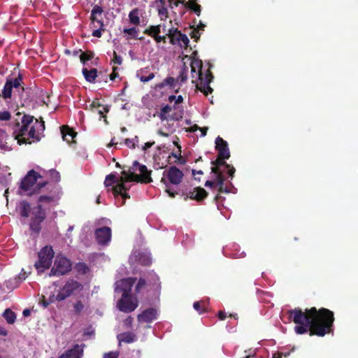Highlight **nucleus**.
Listing matches in <instances>:
<instances>
[{
	"instance_id": "obj_1",
	"label": "nucleus",
	"mask_w": 358,
	"mask_h": 358,
	"mask_svg": "<svg viewBox=\"0 0 358 358\" xmlns=\"http://www.w3.org/2000/svg\"><path fill=\"white\" fill-rule=\"evenodd\" d=\"M289 313V317L297 324L294 330L298 334L310 331V335L324 336L332 331L334 313L328 309L321 308L317 310L313 307L303 312L299 308H295Z\"/></svg>"
},
{
	"instance_id": "obj_2",
	"label": "nucleus",
	"mask_w": 358,
	"mask_h": 358,
	"mask_svg": "<svg viewBox=\"0 0 358 358\" xmlns=\"http://www.w3.org/2000/svg\"><path fill=\"white\" fill-rule=\"evenodd\" d=\"M141 181L145 183L150 182L152 178L150 177V171H149L145 165H141L137 161H134L131 167L128 171H123L122 176L117 177L115 174L108 175L104 181L106 187L114 185L111 189L114 196H121L122 201L117 204L118 206L124 203V199L129 198L126 191L130 188L128 184L129 182Z\"/></svg>"
},
{
	"instance_id": "obj_3",
	"label": "nucleus",
	"mask_w": 358,
	"mask_h": 358,
	"mask_svg": "<svg viewBox=\"0 0 358 358\" xmlns=\"http://www.w3.org/2000/svg\"><path fill=\"white\" fill-rule=\"evenodd\" d=\"M59 199L56 193L50 195H41L38 198V205L31 209L29 203L22 201L20 203V214L22 217H31L30 228L32 231L38 232L41 229V224L45 218V214L43 208L55 206Z\"/></svg>"
},
{
	"instance_id": "obj_4",
	"label": "nucleus",
	"mask_w": 358,
	"mask_h": 358,
	"mask_svg": "<svg viewBox=\"0 0 358 358\" xmlns=\"http://www.w3.org/2000/svg\"><path fill=\"white\" fill-rule=\"evenodd\" d=\"M44 129L43 121H38L31 115H24L13 134L18 144H31L40 141Z\"/></svg>"
},
{
	"instance_id": "obj_5",
	"label": "nucleus",
	"mask_w": 358,
	"mask_h": 358,
	"mask_svg": "<svg viewBox=\"0 0 358 358\" xmlns=\"http://www.w3.org/2000/svg\"><path fill=\"white\" fill-rule=\"evenodd\" d=\"M182 60L185 65L187 62H189L192 83H194L197 80L200 81L199 83H196V88L206 95L211 93L213 89L209 86V84L212 80L213 76L209 71H208L205 76L203 75L201 72L202 61L195 57H189L187 55L185 56Z\"/></svg>"
},
{
	"instance_id": "obj_6",
	"label": "nucleus",
	"mask_w": 358,
	"mask_h": 358,
	"mask_svg": "<svg viewBox=\"0 0 358 358\" xmlns=\"http://www.w3.org/2000/svg\"><path fill=\"white\" fill-rule=\"evenodd\" d=\"M45 184L46 182L42 180L41 175L31 170L22 180L20 188L27 192V194L31 195L44 187Z\"/></svg>"
},
{
	"instance_id": "obj_7",
	"label": "nucleus",
	"mask_w": 358,
	"mask_h": 358,
	"mask_svg": "<svg viewBox=\"0 0 358 358\" xmlns=\"http://www.w3.org/2000/svg\"><path fill=\"white\" fill-rule=\"evenodd\" d=\"M54 255L52 248L49 245H45L38 252V260L35 263L34 266L39 273L50 268Z\"/></svg>"
},
{
	"instance_id": "obj_8",
	"label": "nucleus",
	"mask_w": 358,
	"mask_h": 358,
	"mask_svg": "<svg viewBox=\"0 0 358 358\" xmlns=\"http://www.w3.org/2000/svg\"><path fill=\"white\" fill-rule=\"evenodd\" d=\"M138 299L131 294H122L117 302L118 309L124 313H131L138 307Z\"/></svg>"
},
{
	"instance_id": "obj_9",
	"label": "nucleus",
	"mask_w": 358,
	"mask_h": 358,
	"mask_svg": "<svg viewBox=\"0 0 358 358\" xmlns=\"http://www.w3.org/2000/svg\"><path fill=\"white\" fill-rule=\"evenodd\" d=\"M70 261L64 257L58 256L57 257L54 266L52 268L50 276L52 275H62L66 274L71 269Z\"/></svg>"
},
{
	"instance_id": "obj_10",
	"label": "nucleus",
	"mask_w": 358,
	"mask_h": 358,
	"mask_svg": "<svg viewBox=\"0 0 358 358\" xmlns=\"http://www.w3.org/2000/svg\"><path fill=\"white\" fill-rule=\"evenodd\" d=\"M81 287V285L78 282L74 281L73 280H69L66 282L64 286L59 291L58 294L56 296V299H57V301H64L67 297L70 296L71 294L80 290Z\"/></svg>"
},
{
	"instance_id": "obj_11",
	"label": "nucleus",
	"mask_w": 358,
	"mask_h": 358,
	"mask_svg": "<svg viewBox=\"0 0 358 358\" xmlns=\"http://www.w3.org/2000/svg\"><path fill=\"white\" fill-rule=\"evenodd\" d=\"M21 84L22 78L20 76L15 78H8L2 90V97L5 100L10 99L13 89L18 90L19 88H22V90H23V87H21Z\"/></svg>"
},
{
	"instance_id": "obj_12",
	"label": "nucleus",
	"mask_w": 358,
	"mask_h": 358,
	"mask_svg": "<svg viewBox=\"0 0 358 358\" xmlns=\"http://www.w3.org/2000/svg\"><path fill=\"white\" fill-rule=\"evenodd\" d=\"M169 36L171 38V41L173 44H178L181 47H187L189 43L188 37L182 34L180 31L176 30H169Z\"/></svg>"
},
{
	"instance_id": "obj_13",
	"label": "nucleus",
	"mask_w": 358,
	"mask_h": 358,
	"mask_svg": "<svg viewBox=\"0 0 358 358\" xmlns=\"http://www.w3.org/2000/svg\"><path fill=\"white\" fill-rule=\"evenodd\" d=\"M136 281V278H124L115 283V292H122V294H130L131 287Z\"/></svg>"
},
{
	"instance_id": "obj_14",
	"label": "nucleus",
	"mask_w": 358,
	"mask_h": 358,
	"mask_svg": "<svg viewBox=\"0 0 358 358\" xmlns=\"http://www.w3.org/2000/svg\"><path fill=\"white\" fill-rule=\"evenodd\" d=\"M215 148L218 151V157L221 159H227L230 157V152L228 144L221 137L218 136L215 139Z\"/></svg>"
},
{
	"instance_id": "obj_15",
	"label": "nucleus",
	"mask_w": 358,
	"mask_h": 358,
	"mask_svg": "<svg viewBox=\"0 0 358 358\" xmlns=\"http://www.w3.org/2000/svg\"><path fill=\"white\" fill-rule=\"evenodd\" d=\"M103 9L99 6H95L91 11V25L92 27H103V22L102 18Z\"/></svg>"
},
{
	"instance_id": "obj_16",
	"label": "nucleus",
	"mask_w": 358,
	"mask_h": 358,
	"mask_svg": "<svg viewBox=\"0 0 358 358\" xmlns=\"http://www.w3.org/2000/svg\"><path fill=\"white\" fill-rule=\"evenodd\" d=\"M95 236L99 244L106 245L111 238V229L108 227L99 228L96 230Z\"/></svg>"
},
{
	"instance_id": "obj_17",
	"label": "nucleus",
	"mask_w": 358,
	"mask_h": 358,
	"mask_svg": "<svg viewBox=\"0 0 358 358\" xmlns=\"http://www.w3.org/2000/svg\"><path fill=\"white\" fill-rule=\"evenodd\" d=\"M211 172L214 173L215 178L213 181L215 182V185L218 187L219 192L226 193L230 192L231 190L229 188L224 187V178L223 175L219 172L218 168L213 166L211 168Z\"/></svg>"
},
{
	"instance_id": "obj_18",
	"label": "nucleus",
	"mask_w": 358,
	"mask_h": 358,
	"mask_svg": "<svg viewBox=\"0 0 358 358\" xmlns=\"http://www.w3.org/2000/svg\"><path fill=\"white\" fill-rule=\"evenodd\" d=\"M166 177L171 183L178 185L183 177L182 172L176 166H171L166 172Z\"/></svg>"
},
{
	"instance_id": "obj_19",
	"label": "nucleus",
	"mask_w": 358,
	"mask_h": 358,
	"mask_svg": "<svg viewBox=\"0 0 358 358\" xmlns=\"http://www.w3.org/2000/svg\"><path fill=\"white\" fill-rule=\"evenodd\" d=\"M171 110H172L171 106H168V105L164 106L162 108L161 112L159 115L160 119L162 120H178L182 117V114H183L182 110H180V114L178 113L175 115L169 114Z\"/></svg>"
},
{
	"instance_id": "obj_20",
	"label": "nucleus",
	"mask_w": 358,
	"mask_h": 358,
	"mask_svg": "<svg viewBox=\"0 0 358 358\" xmlns=\"http://www.w3.org/2000/svg\"><path fill=\"white\" fill-rule=\"evenodd\" d=\"M157 312L156 309L149 308L138 315V320L140 322H151L157 319Z\"/></svg>"
},
{
	"instance_id": "obj_21",
	"label": "nucleus",
	"mask_w": 358,
	"mask_h": 358,
	"mask_svg": "<svg viewBox=\"0 0 358 358\" xmlns=\"http://www.w3.org/2000/svg\"><path fill=\"white\" fill-rule=\"evenodd\" d=\"M207 196L206 191L202 187H195L192 190H189L185 199L189 198L191 199H195L196 201H201Z\"/></svg>"
},
{
	"instance_id": "obj_22",
	"label": "nucleus",
	"mask_w": 358,
	"mask_h": 358,
	"mask_svg": "<svg viewBox=\"0 0 358 358\" xmlns=\"http://www.w3.org/2000/svg\"><path fill=\"white\" fill-rule=\"evenodd\" d=\"M134 259L136 262L145 266L149 265L151 263L150 254L148 252H138L137 254L134 252L130 257V260L133 261Z\"/></svg>"
},
{
	"instance_id": "obj_23",
	"label": "nucleus",
	"mask_w": 358,
	"mask_h": 358,
	"mask_svg": "<svg viewBox=\"0 0 358 358\" xmlns=\"http://www.w3.org/2000/svg\"><path fill=\"white\" fill-rule=\"evenodd\" d=\"M83 355V349L78 345H76L73 348L67 350L59 358H80Z\"/></svg>"
},
{
	"instance_id": "obj_24",
	"label": "nucleus",
	"mask_w": 358,
	"mask_h": 358,
	"mask_svg": "<svg viewBox=\"0 0 358 358\" xmlns=\"http://www.w3.org/2000/svg\"><path fill=\"white\" fill-rule=\"evenodd\" d=\"M61 133L62 134V138L64 141H66L67 143H71L73 141L74 137L76 135L72 129H71L67 126H63L61 129Z\"/></svg>"
},
{
	"instance_id": "obj_25",
	"label": "nucleus",
	"mask_w": 358,
	"mask_h": 358,
	"mask_svg": "<svg viewBox=\"0 0 358 358\" xmlns=\"http://www.w3.org/2000/svg\"><path fill=\"white\" fill-rule=\"evenodd\" d=\"M129 20L133 25L138 26L140 24V10L138 8H134L129 12Z\"/></svg>"
},
{
	"instance_id": "obj_26",
	"label": "nucleus",
	"mask_w": 358,
	"mask_h": 358,
	"mask_svg": "<svg viewBox=\"0 0 358 358\" xmlns=\"http://www.w3.org/2000/svg\"><path fill=\"white\" fill-rule=\"evenodd\" d=\"M9 139L8 134L6 131L0 129V148L5 150H10L11 147L8 145L7 141Z\"/></svg>"
},
{
	"instance_id": "obj_27",
	"label": "nucleus",
	"mask_w": 358,
	"mask_h": 358,
	"mask_svg": "<svg viewBox=\"0 0 358 358\" xmlns=\"http://www.w3.org/2000/svg\"><path fill=\"white\" fill-rule=\"evenodd\" d=\"M83 74L87 81L90 83H94L95 79L97 77V71L96 69L87 70V69L84 68L83 69Z\"/></svg>"
},
{
	"instance_id": "obj_28",
	"label": "nucleus",
	"mask_w": 358,
	"mask_h": 358,
	"mask_svg": "<svg viewBox=\"0 0 358 358\" xmlns=\"http://www.w3.org/2000/svg\"><path fill=\"white\" fill-rule=\"evenodd\" d=\"M123 33L127 35V39L135 38L142 40L143 38H138V29L136 27L125 28L123 29Z\"/></svg>"
},
{
	"instance_id": "obj_29",
	"label": "nucleus",
	"mask_w": 358,
	"mask_h": 358,
	"mask_svg": "<svg viewBox=\"0 0 358 358\" xmlns=\"http://www.w3.org/2000/svg\"><path fill=\"white\" fill-rule=\"evenodd\" d=\"M147 71V69H143L137 71L136 76L140 79L142 83H147L155 78V74L150 73L148 76H145L143 73Z\"/></svg>"
},
{
	"instance_id": "obj_30",
	"label": "nucleus",
	"mask_w": 358,
	"mask_h": 358,
	"mask_svg": "<svg viewBox=\"0 0 358 358\" xmlns=\"http://www.w3.org/2000/svg\"><path fill=\"white\" fill-rule=\"evenodd\" d=\"M161 32V25H157V26H150L148 28H147L144 31V34L150 36L153 38L155 37L157 34H159Z\"/></svg>"
},
{
	"instance_id": "obj_31",
	"label": "nucleus",
	"mask_w": 358,
	"mask_h": 358,
	"mask_svg": "<svg viewBox=\"0 0 358 358\" xmlns=\"http://www.w3.org/2000/svg\"><path fill=\"white\" fill-rule=\"evenodd\" d=\"M119 342H124L127 343H132L135 341L134 336L131 333H124L117 336Z\"/></svg>"
},
{
	"instance_id": "obj_32",
	"label": "nucleus",
	"mask_w": 358,
	"mask_h": 358,
	"mask_svg": "<svg viewBox=\"0 0 358 358\" xmlns=\"http://www.w3.org/2000/svg\"><path fill=\"white\" fill-rule=\"evenodd\" d=\"M3 315V317L6 319V320L7 321L8 323L13 324L15 322V319H16V315L14 313V312H13L10 309H6L4 311Z\"/></svg>"
},
{
	"instance_id": "obj_33",
	"label": "nucleus",
	"mask_w": 358,
	"mask_h": 358,
	"mask_svg": "<svg viewBox=\"0 0 358 358\" xmlns=\"http://www.w3.org/2000/svg\"><path fill=\"white\" fill-rule=\"evenodd\" d=\"M56 301H57V299H56V296L54 294L50 295L48 299H45V297L43 296L40 303L42 304L44 308H46L49 304L52 303Z\"/></svg>"
},
{
	"instance_id": "obj_34",
	"label": "nucleus",
	"mask_w": 358,
	"mask_h": 358,
	"mask_svg": "<svg viewBox=\"0 0 358 358\" xmlns=\"http://www.w3.org/2000/svg\"><path fill=\"white\" fill-rule=\"evenodd\" d=\"M125 145L130 148H135L136 144L138 143V138L135 136L134 138H126Z\"/></svg>"
},
{
	"instance_id": "obj_35",
	"label": "nucleus",
	"mask_w": 358,
	"mask_h": 358,
	"mask_svg": "<svg viewBox=\"0 0 358 358\" xmlns=\"http://www.w3.org/2000/svg\"><path fill=\"white\" fill-rule=\"evenodd\" d=\"M187 71H188V68L187 66H186L185 64H184V66L182 68V71L180 72V76H178V80L181 82V83H184L187 80Z\"/></svg>"
},
{
	"instance_id": "obj_36",
	"label": "nucleus",
	"mask_w": 358,
	"mask_h": 358,
	"mask_svg": "<svg viewBox=\"0 0 358 358\" xmlns=\"http://www.w3.org/2000/svg\"><path fill=\"white\" fill-rule=\"evenodd\" d=\"M73 308H74V311L76 313H81L84 308H85V306L84 304L83 303L82 301H78L73 306Z\"/></svg>"
},
{
	"instance_id": "obj_37",
	"label": "nucleus",
	"mask_w": 358,
	"mask_h": 358,
	"mask_svg": "<svg viewBox=\"0 0 358 358\" xmlns=\"http://www.w3.org/2000/svg\"><path fill=\"white\" fill-rule=\"evenodd\" d=\"M189 6L190 8L194 10V12L199 15L201 12L200 5L196 4L195 2L190 1L189 2Z\"/></svg>"
},
{
	"instance_id": "obj_38",
	"label": "nucleus",
	"mask_w": 358,
	"mask_h": 358,
	"mask_svg": "<svg viewBox=\"0 0 358 358\" xmlns=\"http://www.w3.org/2000/svg\"><path fill=\"white\" fill-rule=\"evenodd\" d=\"M211 163L213 165V166H215V167H217V166H224L226 168L230 167L229 164H227L224 161V159H220L219 157H217V159L216 161L212 162Z\"/></svg>"
},
{
	"instance_id": "obj_39",
	"label": "nucleus",
	"mask_w": 358,
	"mask_h": 358,
	"mask_svg": "<svg viewBox=\"0 0 358 358\" xmlns=\"http://www.w3.org/2000/svg\"><path fill=\"white\" fill-rule=\"evenodd\" d=\"M11 117L10 113L8 111H0V121H7Z\"/></svg>"
},
{
	"instance_id": "obj_40",
	"label": "nucleus",
	"mask_w": 358,
	"mask_h": 358,
	"mask_svg": "<svg viewBox=\"0 0 358 358\" xmlns=\"http://www.w3.org/2000/svg\"><path fill=\"white\" fill-rule=\"evenodd\" d=\"M145 281L144 279L143 278H141L138 281V282L137 283L136 286V292L137 293L140 292L141 290L145 287Z\"/></svg>"
},
{
	"instance_id": "obj_41",
	"label": "nucleus",
	"mask_w": 358,
	"mask_h": 358,
	"mask_svg": "<svg viewBox=\"0 0 358 358\" xmlns=\"http://www.w3.org/2000/svg\"><path fill=\"white\" fill-rule=\"evenodd\" d=\"M182 100H183V99H182V96L180 95L178 96H176V102H175V105H174V109L178 110L179 114H180V110H182V109L180 108V107L178 106V104L182 103Z\"/></svg>"
},
{
	"instance_id": "obj_42",
	"label": "nucleus",
	"mask_w": 358,
	"mask_h": 358,
	"mask_svg": "<svg viewBox=\"0 0 358 358\" xmlns=\"http://www.w3.org/2000/svg\"><path fill=\"white\" fill-rule=\"evenodd\" d=\"M94 29L92 32V36L94 37L100 38L101 36V31L103 30V27H94Z\"/></svg>"
},
{
	"instance_id": "obj_43",
	"label": "nucleus",
	"mask_w": 358,
	"mask_h": 358,
	"mask_svg": "<svg viewBox=\"0 0 358 358\" xmlns=\"http://www.w3.org/2000/svg\"><path fill=\"white\" fill-rule=\"evenodd\" d=\"M118 357L119 352L117 351L105 353L103 355V358H117Z\"/></svg>"
},
{
	"instance_id": "obj_44",
	"label": "nucleus",
	"mask_w": 358,
	"mask_h": 358,
	"mask_svg": "<svg viewBox=\"0 0 358 358\" xmlns=\"http://www.w3.org/2000/svg\"><path fill=\"white\" fill-rule=\"evenodd\" d=\"M92 57V55H88L87 53H82L80 55V61L83 62V63H85L87 61H89L91 59V58Z\"/></svg>"
},
{
	"instance_id": "obj_45",
	"label": "nucleus",
	"mask_w": 358,
	"mask_h": 358,
	"mask_svg": "<svg viewBox=\"0 0 358 358\" xmlns=\"http://www.w3.org/2000/svg\"><path fill=\"white\" fill-rule=\"evenodd\" d=\"M158 13H159V16H161L162 17H167L168 12H167V9L165 7L162 6L161 8H159L158 10Z\"/></svg>"
},
{
	"instance_id": "obj_46",
	"label": "nucleus",
	"mask_w": 358,
	"mask_h": 358,
	"mask_svg": "<svg viewBox=\"0 0 358 358\" xmlns=\"http://www.w3.org/2000/svg\"><path fill=\"white\" fill-rule=\"evenodd\" d=\"M113 62L118 65H120L122 62V58L120 56L117 55L115 52H114Z\"/></svg>"
},
{
	"instance_id": "obj_47",
	"label": "nucleus",
	"mask_w": 358,
	"mask_h": 358,
	"mask_svg": "<svg viewBox=\"0 0 358 358\" xmlns=\"http://www.w3.org/2000/svg\"><path fill=\"white\" fill-rule=\"evenodd\" d=\"M50 176L52 178V179L55 180V181L59 180L60 177L59 173L55 170L50 171Z\"/></svg>"
},
{
	"instance_id": "obj_48",
	"label": "nucleus",
	"mask_w": 358,
	"mask_h": 358,
	"mask_svg": "<svg viewBox=\"0 0 358 358\" xmlns=\"http://www.w3.org/2000/svg\"><path fill=\"white\" fill-rule=\"evenodd\" d=\"M155 41L157 42V43H160V42H165L166 41V37L164 36H160L159 34H157V36H155V37L154 38Z\"/></svg>"
},
{
	"instance_id": "obj_49",
	"label": "nucleus",
	"mask_w": 358,
	"mask_h": 358,
	"mask_svg": "<svg viewBox=\"0 0 358 358\" xmlns=\"http://www.w3.org/2000/svg\"><path fill=\"white\" fill-rule=\"evenodd\" d=\"M193 306L194 308L199 313H201L203 312L202 310H201V303L199 301L194 302Z\"/></svg>"
},
{
	"instance_id": "obj_50",
	"label": "nucleus",
	"mask_w": 358,
	"mask_h": 358,
	"mask_svg": "<svg viewBox=\"0 0 358 358\" xmlns=\"http://www.w3.org/2000/svg\"><path fill=\"white\" fill-rule=\"evenodd\" d=\"M195 129H200L201 131V136H205L208 130V127L199 128L197 125H195Z\"/></svg>"
},
{
	"instance_id": "obj_51",
	"label": "nucleus",
	"mask_w": 358,
	"mask_h": 358,
	"mask_svg": "<svg viewBox=\"0 0 358 358\" xmlns=\"http://www.w3.org/2000/svg\"><path fill=\"white\" fill-rule=\"evenodd\" d=\"M108 108L107 106H103V110H99L98 111L99 114L101 115V117H104L105 116L103 115V113H108Z\"/></svg>"
},
{
	"instance_id": "obj_52",
	"label": "nucleus",
	"mask_w": 358,
	"mask_h": 358,
	"mask_svg": "<svg viewBox=\"0 0 358 358\" xmlns=\"http://www.w3.org/2000/svg\"><path fill=\"white\" fill-rule=\"evenodd\" d=\"M155 144V142H147L145 143L144 146L143 147V150H147L148 148L152 147Z\"/></svg>"
},
{
	"instance_id": "obj_53",
	"label": "nucleus",
	"mask_w": 358,
	"mask_h": 358,
	"mask_svg": "<svg viewBox=\"0 0 358 358\" xmlns=\"http://www.w3.org/2000/svg\"><path fill=\"white\" fill-rule=\"evenodd\" d=\"M171 6H178L180 3H183L184 1L169 0Z\"/></svg>"
},
{
	"instance_id": "obj_54",
	"label": "nucleus",
	"mask_w": 358,
	"mask_h": 358,
	"mask_svg": "<svg viewBox=\"0 0 358 358\" xmlns=\"http://www.w3.org/2000/svg\"><path fill=\"white\" fill-rule=\"evenodd\" d=\"M227 169H228V174L229 175V176L231 178H232L235 173V169L231 166H230V167L227 168Z\"/></svg>"
},
{
	"instance_id": "obj_55",
	"label": "nucleus",
	"mask_w": 358,
	"mask_h": 358,
	"mask_svg": "<svg viewBox=\"0 0 358 358\" xmlns=\"http://www.w3.org/2000/svg\"><path fill=\"white\" fill-rule=\"evenodd\" d=\"M200 36V34H199L198 31L194 30L192 32V38H195V40H197Z\"/></svg>"
},
{
	"instance_id": "obj_56",
	"label": "nucleus",
	"mask_w": 358,
	"mask_h": 358,
	"mask_svg": "<svg viewBox=\"0 0 358 358\" xmlns=\"http://www.w3.org/2000/svg\"><path fill=\"white\" fill-rule=\"evenodd\" d=\"M73 230V226H69L68 230H67V233H66V237L68 238H71V231Z\"/></svg>"
},
{
	"instance_id": "obj_57",
	"label": "nucleus",
	"mask_w": 358,
	"mask_h": 358,
	"mask_svg": "<svg viewBox=\"0 0 358 358\" xmlns=\"http://www.w3.org/2000/svg\"><path fill=\"white\" fill-rule=\"evenodd\" d=\"M0 335L1 336H6L7 331L1 326H0Z\"/></svg>"
},
{
	"instance_id": "obj_58",
	"label": "nucleus",
	"mask_w": 358,
	"mask_h": 358,
	"mask_svg": "<svg viewBox=\"0 0 358 358\" xmlns=\"http://www.w3.org/2000/svg\"><path fill=\"white\" fill-rule=\"evenodd\" d=\"M213 185H215V182L214 181L208 180L205 183V186L206 187H213Z\"/></svg>"
},
{
	"instance_id": "obj_59",
	"label": "nucleus",
	"mask_w": 358,
	"mask_h": 358,
	"mask_svg": "<svg viewBox=\"0 0 358 358\" xmlns=\"http://www.w3.org/2000/svg\"><path fill=\"white\" fill-rule=\"evenodd\" d=\"M219 317L220 320H224L226 318V315L224 312L220 311L219 313Z\"/></svg>"
},
{
	"instance_id": "obj_60",
	"label": "nucleus",
	"mask_w": 358,
	"mask_h": 358,
	"mask_svg": "<svg viewBox=\"0 0 358 358\" xmlns=\"http://www.w3.org/2000/svg\"><path fill=\"white\" fill-rule=\"evenodd\" d=\"M27 274L25 272H24L23 273H20V275H19V278L21 280H24L26 278H27Z\"/></svg>"
},
{
	"instance_id": "obj_61",
	"label": "nucleus",
	"mask_w": 358,
	"mask_h": 358,
	"mask_svg": "<svg viewBox=\"0 0 358 358\" xmlns=\"http://www.w3.org/2000/svg\"><path fill=\"white\" fill-rule=\"evenodd\" d=\"M282 357V355L280 353H275L273 355V358H281ZM245 358H250L249 356H247Z\"/></svg>"
},
{
	"instance_id": "obj_62",
	"label": "nucleus",
	"mask_w": 358,
	"mask_h": 358,
	"mask_svg": "<svg viewBox=\"0 0 358 358\" xmlns=\"http://www.w3.org/2000/svg\"><path fill=\"white\" fill-rule=\"evenodd\" d=\"M30 314V310L28 309H25L23 310V315L24 316H28Z\"/></svg>"
},
{
	"instance_id": "obj_63",
	"label": "nucleus",
	"mask_w": 358,
	"mask_h": 358,
	"mask_svg": "<svg viewBox=\"0 0 358 358\" xmlns=\"http://www.w3.org/2000/svg\"><path fill=\"white\" fill-rule=\"evenodd\" d=\"M158 134L163 136H168V134L163 132L162 130L158 131Z\"/></svg>"
},
{
	"instance_id": "obj_64",
	"label": "nucleus",
	"mask_w": 358,
	"mask_h": 358,
	"mask_svg": "<svg viewBox=\"0 0 358 358\" xmlns=\"http://www.w3.org/2000/svg\"><path fill=\"white\" fill-rule=\"evenodd\" d=\"M176 96H170L169 97V100L170 102H172L173 101H176Z\"/></svg>"
}]
</instances>
